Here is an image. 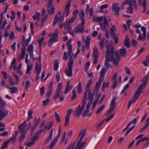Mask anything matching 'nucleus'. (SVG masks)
<instances>
[{
  "instance_id": "obj_1",
  "label": "nucleus",
  "mask_w": 149,
  "mask_h": 149,
  "mask_svg": "<svg viewBox=\"0 0 149 149\" xmlns=\"http://www.w3.org/2000/svg\"><path fill=\"white\" fill-rule=\"evenodd\" d=\"M111 47V44H109L108 45L106 46L107 50L106 51V56L105 58L106 59L105 61V65L107 67V68H109L111 65L109 64V61H111L113 60V57H112L111 56H113V55H110V47ZM113 54H112V55Z\"/></svg>"
},
{
  "instance_id": "obj_2",
  "label": "nucleus",
  "mask_w": 149,
  "mask_h": 149,
  "mask_svg": "<svg viewBox=\"0 0 149 149\" xmlns=\"http://www.w3.org/2000/svg\"><path fill=\"white\" fill-rule=\"evenodd\" d=\"M73 58H70L67 64V68H65L66 75L68 77H71L73 75L72 67L73 65Z\"/></svg>"
},
{
  "instance_id": "obj_3",
  "label": "nucleus",
  "mask_w": 149,
  "mask_h": 149,
  "mask_svg": "<svg viewBox=\"0 0 149 149\" xmlns=\"http://www.w3.org/2000/svg\"><path fill=\"white\" fill-rule=\"evenodd\" d=\"M86 131L85 130H82L81 131L79 134V136H80L81 135V136L79 141L77 145L75 146L76 143L74 142L72 145V149H76L77 148L80 144L81 141L82 140L84 136L86 134Z\"/></svg>"
},
{
  "instance_id": "obj_4",
  "label": "nucleus",
  "mask_w": 149,
  "mask_h": 149,
  "mask_svg": "<svg viewBox=\"0 0 149 149\" xmlns=\"http://www.w3.org/2000/svg\"><path fill=\"white\" fill-rule=\"evenodd\" d=\"M100 26L102 31H107V29L109 28V22L106 17H104L103 23L100 24Z\"/></svg>"
},
{
  "instance_id": "obj_5",
  "label": "nucleus",
  "mask_w": 149,
  "mask_h": 149,
  "mask_svg": "<svg viewBox=\"0 0 149 149\" xmlns=\"http://www.w3.org/2000/svg\"><path fill=\"white\" fill-rule=\"evenodd\" d=\"M113 12H114L115 15L118 17L119 15V12L120 8L119 7V4L118 3H113L111 7Z\"/></svg>"
},
{
  "instance_id": "obj_6",
  "label": "nucleus",
  "mask_w": 149,
  "mask_h": 149,
  "mask_svg": "<svg viewBox=\"0 0 149 149\" xmlns=\"http://www.w3.org/2000/svg\"><path fill=\"white\" fill-rule=\"evenodd\" d=\"M110 55L111 56L113 54V60L111 61H113V63L114 65H117L118 64V62L116 60V58L114 57V48L113 46H112L111 44V47H110ZM112 57V56H111Z\"/></svg>"
},
{
  "instance_id": "obj_7",
  "label": "nucleus",
  "mask_w": 149,
  "mask_h": 149,
  "mask_svg": "<svg viewBox=\"0 0 149 149\" xmlns=\"http://www.w3.org/2000/svg\"><path fill=\"white\" fill-rule=\"evenodd\" d=\"M149 78V74L148 73L145 77L143 78L142 81L143 82V84H141L139 87L143 89H144L146 86V85L148 83V81Z\"/></svg>"
},
{
  "instance_id": "obj_8",
  "label": "nucleus",
  "mask_w": 149,
  "mask_h": 149,
  "mask_svg": "<svg viewBox=\"0 0 149 149\" xmlns=\"http://www.w3.org/2000/svg\"><path fill=\"white\" fill-rule=\"evenodd\" d=\"M71 0H69L65 8V10L63 13V16L66 14V17H67L70 13V6Z\"/></svg>"
},
{
  "instance_id": "obj_9",
  "label": "nucleus",
  "mask_w": 149,
  "mask_h": 149,
  "mask_svg": "<svg viewBox=\"0 0 149 149\" xmlns=\"http://www.w3.org/2000/svg\"><path fill=\"white\" fill-rule=\"evenodd\" d=\"M72 111L73 110L71 109H69L68 111L67 114L65 118V122L64 124V126H66L68 125L70 115Z\"/></svg>"
},
{
  "instance_id": "obj_10",
  "label": "nucleus",
  "mask_w": 149,
  "mask_h": 149,
  "mask_svg": "<svg viewBox=\"0 0 149 149\" xmlns=\"http://www.w3.org/2000/svg\"><path fill=\"white\" fill-rule=\"evenodd\" d=\"M142 89L139 87H138L136 92L135 93V94L132 100L134 102L135 100L138 98L140 96V94L143 93V91H142Z\"/></svg>"
},
{
  "instance_id": "obj_11",
  "label": "nucleus",
  "mask_w": 149,
  "mask_h": 149,
  "mask_svg": "<svg viewBox=\"0 0 149 149\" xmlns=\"http://www.w3.org/2000/svg\"><path fill=\"white\" fill-rule=\"evenodd\" d=\"M70 41L69 40L67 43V46L68 47V53L70 58H73V54L72 53V45L70 44Z\"/></svg>"
},
{
  "instance_id": "obj_12",
  "label": "nucleus",
  "mask_w": 149,
  "mask_h": 149,
  "mask_svg": "<svg viewBox=\"0 0 149 149\" xmlns=\"http://www.w3.org/2000/svg\"><path fill=\"white\" fill-rule=\"evenodd\" d=\"M38 64L37 63V62H36V65L35 68V72H36L37 74L36 77V81L38 80L40 78L39 76V75L40 74L41 72V68H40H40H38Z\"/></svg>"
},
{
  "instance_id": "obj_13",
  "label": "nucleus",
  "mask_w": 149,
  "mask_h": 149,
  "mask_svg": "<svg viewBox=\"0 0 149 149\" xmlns=\"http://www.w3.org/2000/svg\"><path fill=\"white\" fill-rule=\"evenodd\" d=\"M5 109H0V121L7 116L8 112Z\"/></svg>"
},
{
  "instance_id": "obj_14",
  "label": "nucleus",
  "mask_w": 149,
  "mask_h": 149,
  "mask_svg": "<svg viewBox=\"0 0 149 149\" xmlns=\"http://www.w3.org/2000/svg\"><path fill=\"white\" fill-rule=\"evenodd\" d=\"M84 27L83 26L80 25V24H79L75 27L74 32L76 33L79 32L82 33L84 32Z\"/></svg>"
},
{
  "instance_id": "obj_15",
  "label": "nucleus",
  "mask_w": 149,
  "mask_h": 149,
  "mask_svg": "<svg viewBox=\"0 0 149 149\" xmlns=\"http://www.w3.org/2000/svg\"><path fill=\"white\" fill-rule=\"evenodd\" d=\"M0 109H5L6 105V102L0 96Z\"/></svg>"
},
{
  "instance_id": "obj_16",
  "label": "nucleus",
  "mask_w": 149,
  "mask_h": 149,
  "mask_svg": "<svg viewBox=\"0 0 149 149\" xmlns=\"http://www.w3.org/2000/svg\"><path fill=\"white\" fill-rule=\"evenodd\" d=\"M86 40H85V45L86 48L88 50L90 48V42L91 41L90 37L89 36H87L86 37Z\"/></svg>"
},
{
  "instance_id": "obj_17",
  "label": "nucleus",
  "mask_w": 149,
  "mask_h": 149,
  "mask_svg": "<svg viewBox=\"0 0 149 149\" xmlns=\"http://www.w3.org/2000/svg\"><path fill=\"white\" fill-rule=\"evenodd\" d=\"M16 137L15 136H12V137L8 140L6 141L4 143L7 146L10 142H11L12 144H14L16 141Z\"/></svg>"
},
{
  "instance_id": "obj_18",
  "label": "nucleus",
  "mask_w": 149,
  "mask_h": 149,
  "mask_svg": "<svg viewBox=\"0 0 149 149\" xmlns=\"http://www.w3.org/2000/svg\"><path fill=\"white\" fill-rule=\"evenodd\" d=\"M40 14L38 12H36L33 16V18L35 21L39 22Z\"/></svg>"
},
{
  "instance_id": "obj_19",
  "label": "nucleus",
  "mask_w": 149,
  "mask_h": 149,
  "mask_svg": "<svg viewBox=\"0 0 149 149\" xmlns=\"http://www.w3.org/2000/svg\"><path fill=\"white\" fill-rule=\"evenodd\" d=\"M53 132V129H52L49 132V136L45 140V143H47L52 139Z\"/></svg>"
},
{
  "instance_id": "obj_20",
  "label": "nucleus",
  "mask_w": 149,
  "mask_h": 149,
  "mask_svg": "<svg viewBox=\"0 0 149 149\" xmlns=\"http://www.w3.org/2000/svg\"><path fill=\"white\" fill-rule=\"evenodd\" d=\"M37 140L34 137H33L31 139V141L26 143L25 145L28 147H31L32 146L34 145L35 143V142Z\"/></svg>"
},
{
  "instance_id": "obj_21",
  "label": "nucleus",
  "mask_w": 149,
  "mask_h": 149,
  "mask_svg": "<svg viewBox=\"0 0 149 149\" xmlns=\"http://www.w3.org/2000/svg\"><path fill=\"white\" fill-rule=\"evenodd\" d=\"M55 7L54 6L47 7V10L49 15H53L55 12Z\"/></svg>"
},
{
  "instance_id": "obj_22",
  "label": "nucleus",
  "mask_w": 149,
  "mask_h": 149,
  "mask_svg": "<svg viewBox=\"0 0 149 149\" xmlns=\"http://www.w3.org/2000/svg\"><path fill=\"white\" fill-rule=\"evenodd\" d=\"M107 71V69L105 67H103L102 69L100 72V74L99 78L103 79L104 76Z\"/></svg>"
},
{
  "instance_id": "obj_23",
  "label": "nucleus",
  "mask_w": 149,
  "mask_h": 149,
  "mask_svg": "<svg viewBox=\"0 0 149 149\" xmlns=\"http://www.w3.org/2000/svg\"><path fill=\"white\" fill-rule=\"evenodd\" d=\"M62 87V84L60 83L58 84V87L56 92V95L58 97L60 95V92L61 91Z\"/></svg>"
},
{
  "instance_id": "obj_24",
  "label": "nucleus",
  "mask_w": 149,
  "mask_h": 149,
  "mask_svg": "<svg viewBox=\"0 0 149 149\" xmlns=\"http://www.w3.org/2000/svg\"><path fill=\"white\" fill-rule=\"evenodd\" d=\"M81 105H79L77 109L76 110L74 113V115L77 116H79L82 113L83 110L80 108Z\"/></svg>"
},
{
  "instance_id": "obj_25",
  "label": "nucleus",
  "mask_w": 149,
  "mask_h": 149,
  "mask_svg": "<svg viewBox=\"0 0 149 149\" xmlns=\"http://www.w3.org/2000/svg\"><path fill=\"white\" fill-rule=\"evenodd\" d=\"M63 20V17H62L61 18L58 19V17L57 15H56L54 19V20L53 21V22L52 24V26H54L56 23H57L58 20V21H60V22H62Z\"/></svg>"
},
{
  "instance_id": "obj_26",
  "label": "nucleus",
  "mask_w": 149,
  "mask_h": 149,
  "mask_svg": "<svg viewBox=\"0 0 149 149\" xmlns=\"http://www.w3.org/2000/svg\"><path fill=\"white\" fill-rule=\"evenodd\" d=\"M72 86L70 85V82L68 81L67 83V85L65 87V90L64 93L66 94L72 89Z\"/></svg>"
},
{
  "instance_id": "obj_27",
  "label": "nucleus",
  "mask_w": 149,
  "mask_h": 149,
  "mask_svg": "<svg viewBox=\"0 0 149 149\" xmlns=\"http://www.w3.org/2000/svg\"><path fill=\"white\" fill-rule=\"evenodd\" d=\"M102 17H97V16H94L93 18V20L94 22H101L103 20Z\"/></svg>"
},
{
  "instance_id": "obj_28",
  "label": "nucleus",
  "mask_w": 149,
  "mask_h": 149,
  "mask_svg": "<svg viewBox=\"0 0 149 149\" xmlns=\"http://www.w3.org/2000/svg\"><path fill=\"white\" fill-rule=\"evenodd\" d=\"M129 40L127 35L125 36V39L124 42L125 46L128 48L130 47V44L129 42Z\"/></svg>"
},
{
  "instance_id": "obj_29",
  "label": "nucleus",
  "mask_w": 149,
  "mask_h": 149,
  "mask_svg": "<svg viewBox=\"0 0 149 149\" xmlns=\"http://www.w3.org/2000/svg\"><path fill=\"white\" fill-rule=\"evenodd\" d=\"M93 83L91 79H90L88 81L85 88V89L86 91H89L90 90V88Z\"/></svg>"
},
{
  "instance_id": "obj_30",
  "label": "nucleus",
  "mask_w": 149,
  "mask_h": 149,
  "mask_svg": "<svg viewBox=\"0 0 149 149\" xmlns=\"http://www.w3.org/2000/svg\"><path fill=\"white\" fill-rule=\"evenodd\" d=\"M119 52L122 56L124 57L126 54V50L123 47L119 49Z\"/></svg>"
},
{
  "instance_id": "obj_31",
  "label": "nucleus",
  "mask_w": 149,
  "mask_h": 149,
  "mask_svg": "<svg viewBox=\"0 0 149 149\" xmlns=\"http://www.w3.org/2000/svg\"><path fill=\"white\" fill-rule=\"evenodd\" d=\"M43 131H44V130L43 129H40L35 133L34 136L33 137L38 140V135H40Z\"/></svg>"
},
{
  "instance_id": "obj_32",
  "label": "nucleus",
  "mask_w": 149,
  "mask_h": 149,
  "mask_svg": "<svg viewBox=\"0 0 149 149\" xmlns=\"http://www.w3.org/2000/svg\"><path fill=\"white\" fill-rule=\"evenodd\" d=\"M70 23L68 22V20L66 21L64 24V27L65 30H70L71 29V26L70 25Z\"/></svg>"
},
{
  "instance_id": "obj_33",
  "label": "nucleus",
  "mask_w": 149,
  "mask_h": 149,
  "mask_svg": "<svg viewBox=\"0 0 149 149\" xmlns=\"http://www.w3.org/2000/svg\"><path fill=\"white\" fill-rule=\"evenodd\" d=\"M33 113V111L31 109L29 110L28 112V117L27 119L28 121H29L32 118V114Z\"/></svg>"
},
{
  "instance_id": "obj_34",
  "label": "nucleus",
  "mask_w": 149,
  "mask_h": 149,
  "mask_svg": "<svg viewBox=\"0 0 149 149\" xmlns=\"http://www.w3.org/2000/svg\"><path fill=\"white\" fill-rule=\"evenodd\" d=\"M10 93L12 94H13L17 93L18 91V88L16 87H13L11 88H10Z\"/></svg>"
},
{
  "instance_id": "obj_35",
  "label": "nucleus",
  "mask_w": 149,
  "mask_h": 149,
  "mask_svg": "<svg viewBox=\"0 0 149 149\" xmlns=\"http://www.w3.org/2000/svg\"><path fill=\"white\" fill-rule=\"evenodd\" d=\"M99 55L98 48L94 47L93 49V56H97Z\"/></svg>"
},
{
  "instance_id": "obj_36",
  "label": "nucleus",
  "mask_w": 149,
  "mask_h": 149,
  "mask_svg": "<svg viewBox=\"0 0 149 149\" xmlns=\"http://www.w3.org/2000/svg\"><path fill=\"white\" fill-rule=\"evenodd\" d=\"M54 70H57L58 68V63L57 59H55L54 63Z\"/></svg>"
},
{
  "instance_id": "obj_37",
  "label": "nucleus",
  "mask_w": 149,
  "mask_h": 149,
  "mask_svg": "<svg viewBox=\"0 0 149 149\" xmlns=\"http://www.w3.org/2000/svg\"><path fill=\"white\" fill-rule=\"evenodd\" d=\"M82 91L81 83L80 81H79L78 86L77 92L79 93H80L82 92Z\"/></svg>"
},
{
  "instance_id": "obj_38",
  "label": "nucleus",
  "mask_w": 149,
  "mask_h": 149,
  "mask_svg": "<svg viewBox=\"0 0 149 149\" xmlns=\"http://www.w3.org/2000/svg\"><path fill=\"white\" fill-rule=\"evenodd\" d=\"M22 45L23 47L21 49H26V47H27L29 45V43L25 40L22 41L21 42Z\"/></svg>"
},
{
  "instance_id": "obj_39",
  "label": "nucleus",
  "mask_w": 149,
  "mask_h": 149,
  "mask_svg": "<svg viewBox=\"0 0 149 149\" xmlns=\"http://www.w3.org/2000/svg\"><path fill=\"white\" fill-rule=\"evenodd\" d=\"M34 48L33 44H31L28 47L27 51L29 52V53L33 52V51Z\"/></svg>"
},
{
  "instance_id": "obj_40",
  "label": "nucleus",
  "mask_w": 149,
  "mask_h": 149,
  "mask_svg": "<svg viewBox=\"0 0 149 149\" xmlns=\"http://www.w3.org/2000/svg\"><path fill=\"white\" fill-rule=\"evenodd\" d=\"M58 35L56 34V35H55L53 34L52 36L50 37V38H51V40L54 42H56L58 40Z\"/></svg>"
},
{
  "instance_id": "obj_41",
  "label": "nucleus",
  "mask_w": 149,
  "mask_h": 149,
  "mask_svg": "<svg viewBox=\"0 0 149 149\" xmlns=\"http://www.w3.org/2000/svg\"><path fill=\"white\" fill-rule=\"evenodd\" d=\"M105 106V105L104 104L100 107L97 110L96 112V114H98L100 113L102 111V110L104 109Z\"/></svg>"
},
{
  "instance_id": "obj_42",
  "label": "nucleus",
  "mask_w": 149,
  "mask_h": 149,
  "mask_svg": "<svg viewBox=\"0 0 149 149\" xmlns=\"http://www.w3.org/2000/svg\"><path fill=\"white\" fill-rule=\"evenodd\" d=\"M109 85V83L108 82H107V83H106L104 82H103V85L102 86V90L104 91H105V89L106 88H107Z\"/></svg>"
},
{
  "instance_id": "obj_43",
  "label": "nucleus",
  "mask_w": 149,
  "mask_h": 149,
  "mask_svg": "<svg viewBox=\"0 0 149 149\" xmlns=\"http://www.w3.org/2000/svg\"><path fill=\"white\" fill-rule=\"evenodd\" d=\"M13 75L14 77L15 78V84L17 85L18 84L19 80V77L15 73H13Z\"/></svg>"
},
{
  "instance_id": "obj_44",
  "label": "nucleus",
  "mask_w": 149,
  "mask_h": 149,
  "mask_svg": "<svg viewBox=\"0 0 149 149\" xmlns=\"http://www.w3.org/2000/svg\"><path fill=\"white\" fill-rule=\"evenodd\" d=\"M146 36H145V37H144L143 36H143H142L141 33H140L139 34V36L137 38V40H142V41H144L146 40Z\"/></svg>"
},
{
  "instance_id": "obj_45",
  "label": "nucleus",
  "mask_w": 149,
  "mask_h": 149,
  "mask_svg": "<svg viewBox=\"0 0 149 149\" xmlns=\"http://www.w3.org/2000/svg\"><path fill=\"white\" fill-rule=\"evenodd\" d=\"M103 79H101V78H99V80L98 81L96 84V85L95 86V87L98 88H99L101 84V83L102 81L103 80Z\"/></svg>"
},
{
  "instance_id": "obj_46",
  "label": "nucleus",
  "mask_w": 149,
  "mask_h": 149,
  "mask_svg": "<svg viewBox=\"0 0 149 149\" xmlns=\"http://www.w3.org/2000/svg\"><path fill=\"white\" fill-rule=\"evenodd\" d=\"M94 95L91 92L89 91L88 92V98L90 100V101H91V102H92L93 100L94 99Z\"/></svg>"
},
{
  "instance_id": "obj_47",
  "label": "nucleus",
  "mask_w": 149,
  "mask_h": 149,
  "mask_svg": "<svg viewBox=\"0 0 149 149\" xmlns=\"http://www.w3.org/2000/svg\"><path fill=\"white\" fill-rule=\"evenodd\" d=\"M55 118L57 121L58 123H60L61 121V118L59 115L56 112H55Z\"/></svg>"
},
{
  "instance_id": "obj_48",
  "label": "nucleus",
  "mask_w": 149,
  "mask_h": 149,
  "mask_svg": "<svg viewBox=\"0 0 149 149\" xmlns=\"http://www.w3.org/2000/svg\"><path fill=\"white\" fill-rule=\"evenodd\" d=\"M21 52L22 54L20 57V59H22L25 56V50L24 48V49H21Z\"/></svg>"
},
{
  "instance_id": "obj_49",
  "label": "nucleus",
  "mask_w": 149,
  "mask_h": 149,
  "mask_svg": "<svg viewBox=\"0 0 149 149\" xmlns=\"http://www.w3.org/2000/svg\"><path fill=\"white\" fill-rule=\"evenodd\" d=\"M32 68V64L31 63L30 65L27 66L26 69V74H29Z\"/></svg>"
},
{
  "instance_id": "obj_50",
  "label": "nucleus",
  "mask_w": 149,
  "mask_h": 149,
  "mask_svg": "<svg viewBox=\"0 0 149 149\" xmlns=\"http://www.w3.org/2000/svg\"><path fill=\"white\" fill-rule=\"evenodd\" d=\"M146 0H143L142 3V6L143 8V12L145 13L146 10L147 8L146 6Z\"/></svg>"
},
{
  "instance_id": "obj_51",
  "label": "nucleus",
  "mask_w": 149,
  "mask_h": 149,
  "mask_svg": "<svg viewBox=\"0 0 149 149\" xmlns=\"http://www.w3.org/2000/svg\"><path fill=\"white\" fill-rule=\"evenodd\" d=\"M112 27L110 28V33L111 35H113L114 32L116 30V28L114 25H112Z\"/></svg>"
},
{
  "instance_id": "obj_52",
  "label": "nucleus",
  "mask_w": 149,
  "mask_h": 149,
  "mask_svg": "<svg viewBox=\"0 0 149 149\" xmlns=\"http://www.w3.org/2000/svg\"><path fill=\"white\" fill-rule=\"evenodd\" d=\"M108 7V5L107 4H104L101 6L99 8V9H100V10L98 12H103L102 10L104 8H107Z\"/></svg>"
},
{
  "instance_id": "obj_53",
  "label": "nucleus",
  "mask_w": 149,
  "mask_h": 149,
  "mask_svg": "<svg viewBox=\"0 0 149 149\" xmlns=\"http://www.w3.org/2000/svg\"><path fill=\"white\" fill-rule=\"evenodd\" d=\"M79 15L81 19H84L85 17V13L83 10H80L79 14Z\"/></svg>"
},
{
  "instance_id": "obj_54",
  "label": "nucleus",
  "mask_w": 149,
  "mask_h": 149,
  "mask_svg": "<svg viewBox=\"0 0 149 149\" xmlns=\"http://www.w3.org/2000/svg\"><path fill=\"white\" fill-rule=\"evenodd\" d=\"M57 141H56L54 139L51 142L50 144V148L52 149L53 147L55 145Z\"/></svg>"
},
{
  "instance_id": "obj_55",
  "label": "nucleus",
  "mask_w": 149,
  "mask_h": 149,
  "mask_svg": "<svg viewBox=\"0 0 149 149\" xmlns=\"http://www.w3.org/2000/svg\"><path fill=\"white\" fill-rule=\"evenodd\" d=\"M52 125L50 124L49 125H46L43 128L44 131H46L47 130H49L52 127Z\"/></svg>"
},
{
  "instance_id": "obj_56",
  "label": "nucleus",
  "mask_w": 149,
  "mask_h": 149,
  "mask_svg": "<svg viewBox=\"0 0 149 149\" xmlns=\"http://www.w3.org/2000/svg\"><path fill=\"white\" fill-rule=\"evenodd\" d=\"M115 98H113L111 103L110 106L111 107H112L114 108L115 106L116 105V103L115 102Z\"/></svg>"
},
{
  "instance_id": "obj_57",
  "label": "nucleus",
  "mask_w": 149,
  "mask_h": 149,
  "mask_svg": "<svg viewBox=\"0 0 149 149\" xmlns=\"http://www.w3.org/2000/svg\"><path fill=\"white\" fill-rule=\"evenodd\" d=\"M137 118H134L133 120L130 122L127 125H129L130 127V125H134L137 122Z\"/></svg>"
},
{
  "instance_id": "obj_58",
  "label": "nucleus",
  "mask_w": 149,
  "mask_h": 149,
  "mask_svg": "<svg viewBox=\"0 0 149 149\" xmlns=\"http://www.w3.org/2000/svg\"><path fill=\"white\" fill-rule=\"evenodd\" d=\"M11 15L10 17V19L12 21H13L15 18V13L14 11H11Z\"/></svg>"
},
{
  "instance_id": "obj_59",
  "label": "nucleus",
  "mask_w": 149,
  "mask_h": 149,
  "mask_svg": "<svg viewBox=\"0 0 149 149\" xmlns=\"http://www.w3.org/2000/svg\"><path fill=\"white\" fill-rule=\"evenodd\" d=\"M61 128L60 127L59 129L58 134L57 136H56L54 139H55L56 141H57L58 139L61 136Z\"/></svg>"
},
{
  "instance_id": "obj_60",
  "label": "nucleus",
  "mask_w": 149,
  "mask_h": 149,
  "mask_svg": "<svg viewBox=\"0 0 149 149\" xmlns=\"http://www.w3.org/2000/svg\"><path fill=\"white\" fill-rule=\"evenodd\" d=\"M9 82L11 86H13L15 85V82H14L12 77H10L9 78Z\"/></svg>"
},
{
  "instance_id": "obj_61",
  "label": "nucleus",
  "mask_w": 149,
  "mask_h": 149,
  "mask_svg": "<svg viewBox=\"0 0 149 149\" xmlns=\"http://www.w3.org/2000/svg\"><path fill=\"white\" fill-rule=\"evenodd\" d=\"M126 12L128 13L131 14L133 13V7H129L127 8Z\"/></svg>"
},
{
  "instance_id": "obj_62",
  "label": "nucleus",
  "mask_w": 149,
  "mask_h": 149,
  "mask_svg": "<svg viewBox=\"0 0 149 149\" xmlns=\"http://www.w3.org/2000/svg\"><path fill=\"white\" fill-rule=\"evenodd\" d=\"M77 18L76 16H72L68 22L69 23L72 24L73 22Z\"/></svg>"
},
{
  "instance_id": "obj_63",
  "label": "nucleus",
  "mask_w": 149,
  "mask_h": 149,
  "mask_svg": "<svg viewBox=\"0 0 149 149\" xmlns=\"http://www.w3.org/2000/svg\"><path fill=\"white\" fill-rule=\"evenodd\" d=\"M90 112V111L89 109H87L86 110V109L84 111V114L85 116H90L91 115V113H89V112Z\"/></svg>"
},
{
  "instance_id": "obj_64",
  "label": "nucleus",
  "mask_w": 149,
  "mask_h": 149,
  "mask_svg": "<svg viewBox=\"0 0 149 149\" xmlns=\"http://www.w3.org/2000/svg\"><path fill=\"white\" fill-rule=\"evenodd\" d=\"M115 55L117 61H120V56L118 52H115Z\"/></svg>"
}]
</instances>
